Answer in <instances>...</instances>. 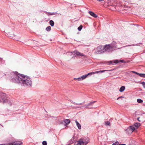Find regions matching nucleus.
<instances>
[{"instance_id": "obj_23", "label": "nucleus", "mask_w": 145, "mask_h": 145, "mask_svg": "<svg viewBox=\"0 0 145 145\" xmlns=\"http://www.w3.org/2000/svg\"><path fill=\"white\" fill-rule=\"evenodd\" d=\"M95 102V101L91 102H90V103H88V104L89 106H90V105H91Z\"/></svg>"}, {"instance_id": "obj_38", "label": "nucleus", "mask_w": 145, "mask_h": 145, "mask_svg": "<svg viewBox=\"0 0 145 145\" xmlns=\"http://www.w3.org/2000/svg\"><path fill=\"white\" fill-rule=\"evenodd\" d=\"M2 60V59L0 58V61H1Z\"/></svg>"}, {"instance_id": "obj_18", "label": "nucleus", "mask_w": 145, "mask_h": 145, "mask_svg": "<svg viewBox=\"0 0 145 145\" xmlns=\"http://www.w3.org/2000/svg\"><path fill=\"white\" fill-rule=\"evenodd\" d=\"M135 126L137 127V128L140 125V124L139 123H136L134 124Z\"/></svg>"}, {"instance_id": "obj_17", "label": "nucleus", "mask_w": 145, "mask_h": 145, "mask_svg": "<svg viewBox=\"0 0 145 145\" xmlns=\"http://www.w3.org/2000/svg\"><path fill=\"white\" fill-rule=\"evenodd\" d=\"M105 125L106 126H110V123L108 121H107L105 122Z\"/></svg>"}, {"instance_id": "obj_30", "label": "nucleus", "mask_w": 145, "mask_h": 145, "mask_svg": "<svg viewBox=\"0 0 145 145\" xmlns=\"http://www.w3.org/2000/svg\"><path fill=\"white\" fill-rule=\"evenodd\" d=\"M141 77L145 78V74H142Z\"/></svg>"}, {"instance_id": "obj_41", "label": "nucleus", "mask_w": 145, "mask_h": 145, "mask_svg": "<svg viewBox=\"0 0 145 145\" xmlns=\"http://www.w3.org/2000/svg\"><path fill=\"white\" fill-rule=\"evenodd\" d=\"M128 46H130V45H128Z\"/></svg>"}, {"instance_id": "obj_20", "label": "nucleus", "mask_w": 145, "mask_h": 145, "mask_svg": "<svg viewBox=\"0 0 145 145\" xmlns=\"http://www.w3.org/2000/svg\"><path fill=\"white\" fill-rule=\"evenodd\" d=\"M51 29V27L50 26H48L46 29V30L48 31H50Z\"/></svg>"}, {"instance_id": "obj_34", "label": "nucleus", "mask_w": 145, "mask_h": 145, "mask_svg": "<svg viewBox=\"0 0 145 145\" xmlns=\"http://www.w3.org/2000/svg\"><path fill=\"white\" fill-rule=\"evenodd\" d=\"M88 142L85 141V142H84V145H86L88 143Z\"/></svg>"}, {"instance_id": "obj_24", "label": "nucleus", "mask_w": 145, "mask_h": 145, "mask_svg": "<svg viewBox=\"0 0 145 145\" xmlns=\"http://www.w3.org/2000/svg\"><path fill=\"white\" fill-rule=\"evenodd\" d=\"M74 80H77L79 81L82 80L81 77H80L78 78H74Z\"/></svg>"}, {"instance_id": "obj_21", "label": "nucleus", "mask_w": 145, "mask_h": 145, "mask_svg": "<svg viewBox=\"0 0 145 145\" xmlns=\"http://www.w3.org/2000/svg\"><path fill=\"white\" fill-rule=\"evenodd\" d=\"M137 102L138 103H142L143 101L142 100H141V99H137Z\"/></svg>"}, {"instance_id": "obj_35", "label": "nucleus", "mask_w": 145, "mask_h": 145, "mask_svg": "<svg viewBox=\"0 0 145 145\" xmlns=\"http://www.w3.org/2000/svg\"><path fill=\"white\" fill-rule=\"evenodd\" d=\"M139 119H140V117H138V118H137V120H138V121H140V120H139Z\"/></svg>"}, {"instance_id": "obj_6", "label": "nucleus", "mask_w": 145, "mask_h": 145, "mask_svg": "<svg viewBox=\"0 0 145 145\" xmlns=\"http://www.w3.org/2000/svg\"><path fill=\"white\" fill-rule=\"evenodd\" d=\"M22 142H13L11 143H9L6 144L5 145H22Z\"/></svg>"}, {"instance_id": "obj_16", "label": "nucleus", "mask_w": 145, "mask_h": 145, "mask_svg": "<svg viewBox=\"0 0 145 145\" xmlns=\"http://www.w3.org/2000/svg\"><path fill=\"white\" fill-rule=\"evenodd\" d=\"M125 89V86H122L121 87V88H120L119 89V91L120 92H122L124 91Z\"/></svg>"}, {"instance_id": "obj_13", "label": "nucleus", "mask_w": 145, "mask_h": 145, "mask_svg": "<svg viewBox=\"0 0 145 145\" xmlns=\"http://www.w3.org/2000/svg\"><path fill=\"white\" fill-rule=\"evenodd\" d=\"M108 70H103V71H96L95 72H93V74H97L99 72H105V71H108Z\"/></svg>"}, {"instance_id": "obj_15", "label": "nucleus", "mask_w": 145, "mask_h": 145, "mask_svg": "<svg viewBox=\"0 0 145 145\" xmlns=\"http://www.w3.org/2000/svg\"><path fill=\"white\" fill-rule=\"evenodd\" d=\"M46 13L47 15H56L57 14V13L56 12H46Z\"/></svg>"}, {"instance_id": "obj_12", "label": "nucleus", "mask_w": 145, "mask_h": 145, "mask_svg": "<svg viewBox=\"0 0 145 145\" xmlns=\"http://www.w3.org/2000/svg\"><path fill=\"white\" fill-rule=\"evenodd\" d=\"M77 145H84V142L80 140L77 142Z\"/></svg>"}, {"instance_id": "obj_26", "label": "nucleus", "mask_w": 145, "mask_h": 145, "mask_svg": "<svg viewBox=\"0 0 145 145\" xmlns=\"http://www.w3.org/2000/svg\"><path fill=\"white\" fill-rule=\"evenodd\" d=\"M43 145H46L47 144V142L46 141H43L42 142Z\"/></svg>"}, {"instance_id": "obj_22", "label": "nucleus", "mask_w": 145, "mask_h": 145, "mask_svg": "<svg viewBox=\"0 0 145 145\" xmlns=\"http://www.w3.org/2000/svg\"><path fill=\"white\" fill-rule=\"evenodd\" d=\"M82 28V26L80 25L79 27L78 28V29L79 31H80Z\"/></svg>"}, {"instance_id": "obj_36", "label": "nucleus", "mask_w": 145, "mask_h": 145, "mask_svg": "<svg viewBox=\"0 0 145 145\" xmlns=\"http://www.w3.org/2000/svg\"><path fill=\"white\" fill-rule=\"evenodd\" d=\"M122 97V96L120 97H118V98H117V99H119L120 98H121V97Z\"/></svg>"}, {"instance_id": "obj_37", "label": "nucleus", "mask_w": 145, "mask_h": 145, "mask_svg": "<svg viewBox=\"0 0 145 145\" xmlns=\"http://www.w3.org/2000/svg\"><path fill=\"white\" fill-rule=\"evenodd\" d=\"M119 145H126V144H119Z\"/></svg>"}, {"instance_id": "obj_29", "label": "nucleus", "mask_w": 145, "mask_h": 145, "mask_svg": "<svg viewBox=\"0 0 145 145\" xmlns=\"http://www.w3.org/2000/svg\"><path fill=\"white\" fill-rule=\"evenodd\" d=\"M15 36V35L14 34H11L10 35V37H11V38H13Z\"/></svg>"}, {"instance_id": "obj_14", "label": "nucleus", "mask_w": 145, "mask_h": 145, "mask_svg": "<svg viewBox=\"0 0 145 145\" xmlns=\"http://www.w3.org/2000/svg\"><path fill=\"white\" fill-rule=\"evenodd\" d=\"M75 121L78 128L79 129H80L81 128V125L80 124L78 123L76 120H75Z\"/></svg>"}, {"instance_id": "obj_25", "label": "nucleus", "mask_w": 145, "mask_h": 145, "mask_svg": "<svg viewBox=\"0 0 145 145\" xmlns=\"http://www.w3.org/2000/svg\"><path fill=\"white\" fill-rule=\"evenodd\" d=\"M119 142H116L112 144V145H118Z\"/></svg>"}, {"instance_id": "obj_10", "label": "nucleus", "mask_w": 145, "mask_h": 145, "mask_svg": "<svg viewBox=\"0 0 145 145\" xmlns=\"http://www.w3.org/2000/svg\"><path fill=\"white\" fill-rule=\"evenodd\" d=\"M92 74H93V72H90L87 74H86L85 75H84L81 76L80 77H81L82 80L85 79V78H86L89 75H91Z\"/></svg>"}, {"instance_id": "obj_8", "label": "nucleus", "mask_w": 145, "mask_h": 145, "mask_svg": "<svg viewBox=\"0 0 145 145\" xmlns=\"http://www.w3.org/2000/svg\"><path fill=\"white\" fill-rule=\"evenodd\" d=\"M72 54L73 53L74 54H76L77 56H84L85 55L84 54H83L81 53L80 52H78L77 51H74L73 52H72L71 53Z\"/></svg>"}, {"instance_id": "obj_32", "label": "nucleus", "mask_w": 145, "mask_h": 145, "mask_svg": "<svg viewBox=\"0 0 145 145\" xmlns=\"http://www.w3.org/2000/svg\"><path fill=\"white\" fill-rule=\"evenodd\" d=\"M132 72L133 73H135V74H138V72H136L135 71H132Z\"/></svg>"}, {"instance_id": "obj_5", "label": "nucleus", "mask_w": 145, "mask_h": 145, "mask_svg": "<svg viewBox=\"0 0 145 145\" xmlns=\"http://www.w3.org/2000/svg\"><path fill=\"white\" fill-rule=\"evenodd\" d=\"M136 129L133 126H130L127 129V133L129 134H131L133 131Z\"/></svg>"}, {"instance_id": "obj_1", "label": "nucleus", "mask_w": 145, "mask_h": 145, "mask_svg": "<svg viewBox=\"0 0 145 145\" xmlns=\"http://www.w3.org/2000/svg\"><path fill=\"white\" fill-rule=\"evenodd\" d=\"M12 80L13 82L19 84H22L24 86H31L32 84L31 79L30 77L18 74L17 72L14 73Z\"/></svg>"}, {"instance_id": "obj_19", "label": "nucleus", "mask_w": 145, "mask_h": 145, "mask_svg": "<svg viewBox=\"0 0 145 145\" xmlns=\"http://www.w3.org/2000/svg\"><path fill=\"white\" fill-rule=\"evenodd\" d=\"M49 24H50L52 26H54V22L52 20H51L49 22Z\"/></svg>"}, {"instance_id": "obj_3", "label": "nucleus", "mask_w": 145, "mask_h": 145, "mask_svg": "<svg viewBox=\"0 0 145 145\" xmlns=\"http://www.w3.org/2000/svg\"><path fill=\"white\" fill-rule=\"evenodd\" d=\"M104 52H105L103 46H101L97 47L95 51V52L97 54H100Z\"/></svg>"}, {"instance_id": "obj_4", "label": "nucleus", "mask_w": 145, "mask_h": 145, "mask_svg": "<svg viewBox=\"0 0 145 145\" xmlns=\"http://www.w3.org/2000/svg\"><path fill=\"white\" fill-rule=\"evenodd\" d=\"M1 98L2 99V101L0 100V102H3V103H5V102H7L8 103H10V102L9 101H8L7 100H4V99L5 98V97L6 96V94L5 93H1Z\"/></svg>"}, {"instance_id": "obj_27", "label": "nucleus", "mask_w": 145, "mask_h": 145, "mask_svg": "<svg viewBox=\"0 0 145 145\" xmlns=\"http://www.w3.org/2000/svg\"><path fill=\"white\" fill-rule=\"evenodd\" d=\"M141 84L143 85V87L144 88H145V82H142L141 83Z\"/></svg>"}, {"instance_id": "obj_39", "label": "nucleus", "mask_w": 145, "mask_h": 145, "mask_svg": "<svg viewBox=\"0 0 145 145\" xmlns=\"http://www.w3.org/2000/svg\"><path fill=\"white\" fill-rule=\"evenodd\" d=\"M97 0L99 1H102V0Z\"/></svg>"}, {"instance_id": "obj_9", "label": "nucleus", "mask_w": 145, "mask_h": 145, "mask_svg": "<svg viewBox=\"0 0 145 145\" xmlns=\"http://www.w3.org/2000/svg\"><path fill=\"white\" fill-rule=\"evenodd\" d=\"M118 63H119L118 60H116L114 61H108V62L107 64L108 65H110L111 64H114V63L116 64Z\"/></svg>"}, {"instance_id": "obj_33", "label": "nucleus", "mask_w": 145, "mask_h": 145, "mask_svg": "<svg viewBox=\"0 0 145 145\" xmlns=\"http://www.w3.org/2000/svg\"><path fill=\"white\" fill-rule=\"evenodd\" d=\"M142 74V73H138V74H137V75H139L140 77H141Z\"/></svg>"}, {"instance_id": "obj_2", "label": "nucleus", "mask_w": 145, "mask_h": 145, "mask_svg": "<svg viewBox=\"0 0 145 145\" xmlns=\"http://www.w3.org/2000/svg\"><path fill=\"white\" fill-rule=\"evenodd\" d=\"M115 44H116V43L114 42L111 44L106 45L103 46L104 52L106 51L109 52L114 50L115 48H116V46H113V45Z\"/></svg>"}, {"instance_id": "obj_7", "label": "nucleus", "mask_w": 145, "mask_h": 145, "mask_svg": "<svg viewBox=\"0 0 145 145\" xmlns=\"http://www.w3.org/2000/svg\"><path fill=\"white\" fill-rule=\"evenodd\" d=\"M70 122V121L69 119H65L61 121V123L62 124L65 123V126L69 124Z\"/></svg>"}, {"instance_id": "obj_28", "label": "nucleus", "mask_w": 145, "mask_h": 145, "mask_svg": "<svg viewBox=\"0 0 145 145\" xmlns=\"http://www.w3.org/2000/svg\"><path fill=\"white\" fill-rule=\"evenodd\" d=\"M89 105H88V104L85 105H84V107H85V108H88V107Z\"/></svg>"}, {"instance_id": "obj_11", "label": "nucleus", "mask_w": 145, "mask_h": 145, "mask_svg": "<svg viewBox=\"0 0 145 145\" xmlns=\"http://www.w3.org/2000/svg\"><path fill=\"white\" fill-rule=\"evenodd\" d=\"M89 13L91 16H92L94 18H96L97 17V16L96 15V14H95L94 12H93L91 11H89Z\"/></svg>"}, {"instance_id": "obj_31", "label": "nucleus", "mask_w": 145, "mask_h": 145, "mask_svg": "<svg viewBox=\"0 0 145 145\" xmlns=\"http://www.w3.org/2000/svg\"><path fill=\"white\" fill-rule=\"evenodd\" d=\"M118 61L119 62H121L122 63H123L124 62V61L123 60H119V61Z\"/></svg>"}, {"instance_id": "obj_40", "label": "nucleus", "mask_w": 145, "mask_h": 145, "mask_svg": "<svg viewBox=\"0 0 145 145\" xmlns=\"http://www.w3.org/2000/svg\"><path fill=\"white\" fill-rule=\"evenodd\" d=\"M81 103H80V104H78V105H81Z\"/></svg>"}]
</instances>
